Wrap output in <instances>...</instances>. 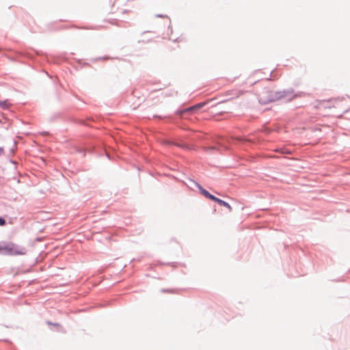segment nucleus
I'll return each instance as SVG.
<instances>
[{
  "label": "nucleus",
  "mask_w": 350,
  "mask_h": 350,
  "mask_svg": "<svg viewBox=\"0 0 350 350\" xmlns=\"http://www.w3.org/2000/svg\"><path fill=\"white\" fill-rule=\"evenodd\" d=\"M12 107V105L8 100L0 101V108H10Z\"/></svg>",
  "instance_id": "39448f33"
},
{
  "label": "nucleus",
  "mask_w": 350,
  "mask_h": 350,
  "mask_svg": "<svg viewBox=\"0 0 350 350\" xmlns=\"http://www.w3.org/2000/svg\"><path fill=\"white\" fill-rule=\"evenodd\" d=\"M215 202L218 203L221 206L226 207L230 211H232V206L225 201L217 198Z\"/></svg>",
  "instance_id": "7ed1b4c3"
},
{
  "label": "nucleus",
  "mask_w": 350,
  "mask_h": 350,
  "mask_svg": "<svg viewBox=\"0 0 350 350\" xmlns=\"http://www.w3.org/2000/svg\"><path fill=\"white\" fill-rule=\"evenodd\" d=\"M2 246L3 245H0V251H2Z\"/></svg>",
  "instance_id": "6e6552de"
},
{
  "label": "nucleus",
  "mask_w": 350,
  "mask_h": 350,
  "mask_svg": "<svg viewBox=\"0 0 350 350\" xmlns=\"http://www.w3.org/2000/svg\"><path fill=\"white\" fill-rule=\"evenodd\" d=\"M2 251L8 255H24L26 254V250L24 247L14 243L3 245Z\"/></svg>",
  "instance_id": "f257e3e1"
},
{
  "label": "nucleus",
  "mask_w": 350,
  "mask_h": 350,
  "mask_svg": "<svg viewBox=\"0 0 350 350\" xmlns=\"http://www.w3.org/2000/svg\"><path fill=\"white\" fill-rule=\"evenodd\" d=\"M206 104V103L205 102H202V103H198L197 105H195L193 106H191V107H188L187 109H190V110H192V109H198L200 108H202L203 107H204V105Z\"/></svg>",
  "instance_id": "20e7f679"
},
{
  "label": "nucleus",
  "mask_w": 350,
  "mask_h": 350,
  "mask_svg": "<svg viewBox=\"0 0 350 350\" xmlns=\"http://www.w3.org/2000/svg\"><path fill=\"white\" fill-rule=\"evenodd\" d=\"M5 224V221L4 219L0 217V226H3Z\"/></svg>",
  "instance_id": "423d86ee"
},
{
  "label": "nucleus",
  "mask_w": 350,
  "mask_h": 350,
  "mask_svg": "<svg viewBox=\"0 0 350 350\" xmlns=\"http://www.w3.org/2000/svg\"><path fill=\"white\" fill-rule=\"evenodd\" d=\"M3 153H4L3 148L0 147V156H1Z\"/></svg>",
  "instance_id": "0eeeda50"
},
{
  "label": "nucleus",
  "mask_w": 350,
  "mask_h": 350,
  "mask_svg": "<svg viewBox=\"0 0 350 350\" xmlns=\"http://www.w3.org/2000/svg\"><path fill=\"white\" fill-rule=\"evenodd\" d=\"M199 189H200V191L201 192V193L202 195H204L205 197H206L207 198L215 202L217 198L215 197L214 196H213L212 194H211L208 191H207L206 190H205L204 189H203L202 187H199Z\"/></svg>",
  "instance_id": "f03ea898"
}]
</instances>
